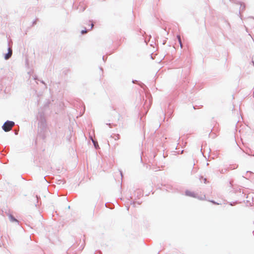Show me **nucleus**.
<instances>
[{"instance_id": "2", "label": "nucleus", "mask_w": 254, "mask_h": 254, "mask_svg": "<svg viewBox=\"0 0 254 254\" xmlns=\"http://www.w3.org/2000/svg\"><path fill=\"white\" fill-rule=\"evenodd\" d=\"M12 54V50L10 48H9L8 49V53L5 55L4 58L5 60H8L9 59Z\"/></svg>"}, {"instance_id": "1", "label": "nucleus", "mask_w": 254, "mask_h": 254, "mask_svg": "<svg viewBox=\"0 0 254 254\" xmlns=\"http://www.w3.org/2000/svg\"><path fill=\"white\" fill-rule=\"evenodd\" d=\"M14 125V122L11 121H7L3 124L2 128L5 131H8L11 129Z\"/></svg>"}, {"instance_id": "6", "label": "nucleus", "mask_w": 254, "mask_h": 254, "mask_svg": "<svg viewBox=\"0 0 254 254\" xmlns=\"http://www.w3.org/2000/svg\"><path fill=\"white\" fill-rule=\"evenodd\" d=\"M87 33V31H86V30H82V31H81V33H82V34H85V33Z\"/></svg>"}, {"instance_id": "7", "label": "nucleus", "mask_w": 254, "mask_h": 254, "mask_svg": "<svg viewBox=\"0 0 254 254\" xmlns=\"http://www.w3.org/2000/svg\"><path fill=\"white\" fill-rule=\"evenodd\" d=\"M211 201L212 203H214V204H218H218H219V203H216V202H215V201Z\"/></svg>"}, {"instance_id": "8", "label": "nucleus", "mask_w": 254, "mask_h": 254, "mask_svg": "<svg viewBox=\"0 0 254 254\" xmlns=\"http://www.w3.org/2000/svg\"><path fill=\"white\" fill-rule=\"evenodd\" d=\"M94 25L93 23L91 24V28H92V27H93Z\"/></svg>"}, {"instance_id": "5", "label": "nucleus", "mask_w": 254, "mask_h": 254, "mask_svg": "<svg viewBox=\"0 0 254 254\" xmlns=\"http://www.w3.org/2000/svg\"><path fill=\"white\" fill-rule=\"evenodd\" d=\"M9 217L11 221H17V220L15 218H14L12 216L10 215Z\"/></svg>"}, {"instance_id": "4", "label": "nucleus", "mask_w": 254, "mask_h": 254, "mask_svg": "<svg viewBox=\"0 0 254 254\" xmlns=\"http://www.w3.org/2000/svg\"><path fill=\"white\" fill-rule=\"evenodd\" d=\"M177 38L179 40V43L180 44V46H181V47L182 48V42H181V37L180 35H178L177 36Z\"/></svg>"}, {"instance_id": "3", "label": "nucleus", "mask_w": 254, "mask_h": 254, "mask_svg": "<svg viewBox=\"0 0 254 254\" xmlns=\"http://www.w3.org/2000/svg\"><path fill=\"white\" fill-rule=\"evenodd\" d=\"M186 194L188 196L193 197H195L196 196L195 193L193 192H192L190 190H187L186 191Z\"/></svg>"}]
</instances>
